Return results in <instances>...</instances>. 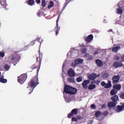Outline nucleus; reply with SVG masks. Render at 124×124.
Returning <instances> with one entry per match:
<instances>
[{"mask_svg":"<svg viewBox=\"0 0 124 124\" xmlns=\"http://www.w3.org/2000/svg\"><path fill=\"white\" fill-rule=\"evenodd\" d=\"M35 40H36L33 41L32 42H31V43L30 45H31V46H32L34 45L35 42Z\"/></svg>","mask_w":124,"mask_h":124,"instance_id":"40","label":"nucleus"},{"mask_svg":"<svg viewBox=\"0 0 124 124\" xmlns=\"http://www.w3.org/2000/svg\"><path fill=\"white\" fill-rule=\"evenodd\" d=\"M38 71H39V69H38L37 70V72H38Z\"/></svg>","mask_w":124,"mask_h":124,"instance_id":"53","label":"nucleus"},{"mask_svg":"<svg viewBox=\"0 0 124 124\" xmlns=\"http://www.w3.org/2000/svg\"><path fill=\"white\" fill-rule=\"evenodd\" d=\"M82 53H83V54H85V53H86V52H87V49L86 48H83L81 50Z\"/></svg>","mask_w":124,"mask_h":124,"instance_id":"37","label":"nucleus"},{"mask_svg":"<svg viewBox=\"0 0 124 124\" xmlns=\"http://www.w3.org/2000/svg\"><path fill=\"white\" fill-rule=\"evenodd\" d=\"M100 76V74H98L97 75H96V74H92L89 75L87 77L89 79V80H94V79H95L96 77H99Z\"/></svg>","mask_w":124,"mask_h":124,"instance_id":"6","label":"nucleus"},{"mask_svg":"<svg viewBox=\"0 0 124 124\" xmlns=\"http://www.w3.org/2000/svg\"><path fill=\"white\" fill-rule=\"evenodd\" d=\"M121 98H122V99H124V93H123L120 95Z\"/></svg>","mask_w":124,"mask_h":124,"instance_id":"42","label":"nucleus"},{"mask_svg":"<svg viewBox=\"0 0 124 124\" xmlns=\"http://www.w3.org/2000/svg\"><path fill=\"white\" fill-rule=\"evenodd\" d=\"M63 79H64V78L63 77Z\"/></svg>","mask_w":124,"mask_h":124,"instance_id":"57","label":"nucleus"},{"mask_svg":"<svg viewBox=\"0 0 124 124\" xmlns=\"http://www.w3.org/2000/svg\"><path fill=\"white\" fill-rule=\"evenodd\" d=\"M100 115H101V112L100 111H97L96 113H95V117L96 118H98Z\"/></svg>","mask_w":124,"mask_h":124,"instance_id":"33","label":"nucleus"},{"mask_svg":"<svg viewBox=\"0 0 124 124\" xmlns=\"http://www.w3.org/2000/svg\"><path fill=\"white\" fill-rule=\"evenodd\" d=\"M0 1L2 6H4V7H6V6H7L6 0H0Z\"/></svg>","mask_w":124,"mask_h":124,"instance_id":"20","label":"nucleus"},{"mask_svg":"<svg viewBox=\"0 0 124 124\" xmlns=\"http://www.w3.org/2000/svg\"><path fill=\"white\" fill-rule=\"evenodd\" d=\"M36 2L38 4L41 2V1H40V0H36Z\"/></svg>","mask_w":124,"mask_h":124,"instance_id":"44","label":"nucleus"},{"mask_svg":"<svg viewBox=\"0 0 124 124\" xmlns=\"http://www.w3.org/2000/svg\"><path fill=\"white\" fill-rule=\"evenodd\" d=\"M120 49H121V47L120 46H118L112 48V52L116 53V52H118V51L120 50Z\"/></svg>","mask_w":124,"mask_h":124,"instance_id":"21","label":"nucleus"},{"mask_svg":"<svg viewBox=\"0 0 124 124\" xmlns=\"http://www.w3.org/2000/svg\"><path fill=\"white\" fill-rule=\"evenodd\" d=\"M54 6V2L52 1H50L49 2V5L48 6V9L52 8Z\"/></svg>","mask_w":124,"mask_h":124,"instance_id":"28","label":"nucleus"},{"mask_svg":"<svg viewBox=\"0 0 124 124\" xmlns=\"http://www.w3.org/2000/svg\"><path fill=\"white\" fill-rule=\"evenodd\" d=\"M90 80H85L82 83V87L83 89H87L88 88V85L90 84Z\"/></svg>","mask_w":124,"mask_h":124,"instance_id":"9","label":"nucleus"},{"mask_svg":"<svg viewBox=\"0 0 124 124\" xmlns=\"http://www.w3.org/2000/svg\"><path fill=\"white\" fill-rule=\"evenodd\" d=\"M63 66H64V64L63 65Z\"/></svg>","mask_w":124,"mask_h":124,"instance_id":"55","label":"nucleus"},{"mask_svg":"<svg viewBox=\"0 0 124 124\" xmlns=\"http://www.w3.org/2000/svg\"><path fill=\"white\" fill-rule=\"evenodd\" d=\"M123 110H124V103L122 105V106H117L115 111L117 113H120V112H121V111H123Z\"/></svg>","mask_w":124,"mask_h":124,"instance_id":"10","label":"nucleus"},{"mask_svg":"<svg viewBox=\"0 0 124 124\" xmlns=\"http://www.w3.org/2000/svg\"><path fill=\"white\" fill-rule=\"evenodd\" d=\"M99 121H101V120H103V118H102L101 119H99Z\"/></svg>","mask_w":124,"mask_h":124,"instance_id":"52","label":"nucleus"},{"mask_svg":"<svg viewBox=\"0 0 124 124\" xmlns=\"http://www.w3.org/2000/svg\"><path fill=\"white\" fill-rule=\"evenodd\" d=\"M27 75L25 74H22L19 77H18V83H19V84H21V85H22V84H24V83H25V81H26V79H27Z\"/></svg>","mask_w":124,"mask_h":124,"instance_id":"4","label":"nucleus"},{"mask_svg":"<svg viewBox=\"0 0 124 124\" xmlns=\"http://www.w3.org/2000/svg\"><path fill=\"white\" fill-rule=\"evenodd\" d=\"M39 83H38V78H33L29 83L28 84V86L27 87V89H29L30 91H31L29 93L30 94L31 93H32V91L34 89V88L38 85Z\"/></svg>","mask_w":124,"mask_h":124,"instance_id":"1","label":"nucleus"},{"mask_svg":"<svg viewBox=\"0 0 124 124\" xmlns=\"http://www.w3.org/2000/svg\"><path fill=\"white\" fill-rule=\"evenodd\" d=\"M4 69H5V70L8 71V70H9V69L10 68V66L7 64H6L4 65Z\"/></svg>","mask_w":124,"mask_h":124,"instance_id":"34","label":"nucleus"},{"mask_svg":"<svg viewBox=\"0 0 124 124\" xmlns=\"http://www.w3.org/2000/svg\"><path fill=\"white\" fill-rule=\"evenodd\" d=\"M4 57V53L3 52H0V57L3 58Z\"/></svg>","mask_w":124,"mask_h":124,"instance_id":"38","label":"nucleus"},{"mask_svg":"<svg viewBox=\"0 0 124 124\" xmlns=\"http://www.w3.org/2000/svg\"><path fill=\"white\" fill-rule=\"evenodd\" d=\"M108 75L107 73H103L102 75V78H107L108 77Z\"/></svg>","mask_w":124,"mask_h":124,"instance_id":"35","label":"nucleus"},{"mask_svg":"<svg viewBox=\"0 0 124 124\" xmlns=\"http://www.w3.org/2000/svg\"><path fill=\"white\" fill-rule=\"evenodd\" d=\"M116 104L114 102H110L108 104V106L109 108H113V107H115L116 106Z\"/></svg>","mask_w":124,"mask_h":124,"instance_id":"16","label":"nucleus"},{"mask_svg":"<svg viewBox=\"0 0 124 124\" xmlns=\"http://www.w3.org/2000/svg\"><path fill=\"white\" fill-rule=\"evenodd\" d=\"M72 121L73 122H77L78 119H77V118H76L75 117H73L72 119Z\"/></svg>","mask_w":124,"mask_h":124,"instance_id":"39","label":"nucleus"},{"mask_svg":"<svg viewBox=\"0 0 124 124\" xmlns=\"http://www.w3.org/2000/svg\"><path fill=\"white\" fill-rule=\"evenodd\" d=\"M118 99H119V96L118 95H115L111 97V100L113 102H116V101H118Z\"/></svg>","mask_w":124,"mask_h":124,"instance_id":"23","label":"nucleus"},{"mask_svg":"<svg viewBox=\"0 0 124 124\" xmlns=\"http://www.w3.org/2000/svg\"><path fill=\"white\" fill-rule=\"evenodd\" d=\"M93 39V36L92 34L89 35L85 39L86 42H91Z\"/></svg>","mask_w":124,"mask_h":124,"instance_id":"13","label":"nucleus"},{"mask_svg":"<svg viewBox=\"0 0 124 124\" xmlns=\"http://www.w3.org/2000/svg\"><path fill=\"white\" fill-rule=\"evenodd\" d=\"M115 60H116L117 61H118V60H120V57H119V56H115L114 57Z\"/></svg>","mask_w":124,"mask_h":124,"instance_id":"41","label":"nucleus"},{"mask_svg":"<svg viewBox=\"0 0 124 124\" xmlns=\"http://www.w3.org/2000/svg\"><path fill=\"white\" fill-rule=\"evenodd\" d=\"M71 90V87L69 86H65L64 88V97L66 100V102H70V99L68 98V95L70 94V91Z\"/></svg>","mask_w":124,"mask_h":124,"instance_id":"2","label":"nucleus"},{"mask_svg":"<svg viewBox=\"0 0 124 124\" xmlns=\"http://www.w3.org/2000/svg\"><path fill=\"white\" fill-rule=\"evenodd\" d=\"M28 5H30V6H32V5H34V0H29L28 1Z\"/></svg>","mask_w":124,"mask_h":124,"instance_id":"25","label":"nucleus"},{"mask_svg":"<svg viewBox=\"0 0 124 124\" xmlns=\"http://www.w3.org/2000/svg\"><path fill=\"white\" fill-rule=\"evenodd\" d=\"M8 61H9L10 62H16L15 58H14V57L13 56L9 57Z\"/></svg>","mask_w":124,"mask_h":124,"instance_id":"27","label":"nucleus"},{"mask_svg":"<svg viewBox=\"0 0 124 124\" xmlns=\"http://www.w3.org/2000/svg\"><path fill=\"white\" fill-rule=\"evenodd\" d=\"M124 12V1H121L118 4V8L117 9V14H123Z\"/></svg>","mask_w":124,"mask_h":124,"instance_id":"3","label":"nucleus"},{"mask_svg":"<svg viewBox=\"0 0 124 124\" xmlns=\"http://www.w3.org/2000/svg\"><path fill=\"white\" fill-rule=\"evenodd\" d=\"M0 74H1V73L0 72Z\"/></svg>","mask_w":124,"mask_h":124,"instance_id":"58","label":"nucleus"},{"mask_svg":"<svg viewBox=\"0 0 124 124\" xmlns=\"http://www.w3.org/2000/svg\"><path fill=\"white\" fill-rule=\"evenodd\" d=\"M76 81L78 82H82V81H83V78H82V77H78L76 79Z\"/></svg>","mask_w":124,"mask_h":124,"instance_id":"32","label":"nucleus"},{"mask_svg":"<svg viewBox=\"0 0 124 124\" xmlns=\"http://www.w3.org/2000/svg\"><path fill=\"white\" fill-rule=\"evenodd\" d=\"M98 52H99V50H97V51H95L94 52V54H98Z\"/></svg>","mask_w":124,"mask_h":124,"instance_id":"47","label":"nucleus"},{"mask_svg":"<svg viewBox=\"0 0 124 124\" xmlns=\"http://www.w3.org/2000/svg\"><path fill=\"white\" fill-rule=\"evenodd\" d=\"M0 82L1 83L5 84V83H7V79L4 78H0Z\"/></svg>","mask_w":124,"mask_h":124,"instance_id":"24","label":"nucleus"},{"mask_svg":"<svg viewBox=\"0 0 124 124\" xmlns=\"http://www.w3.org/2000/svg\"><path fill=\"white\" fill-rule=\"evenodd\" d=\"M120 76H114L112 78V80L113 83H118L120 81Z\"/></svg>","mask_w":124,"mask_h":124,"instance_id":"11","label":"nucleus"},{"mask_svg":"<svg viewBox=\"0 0 124 124\" xmlns=\"http://www.w3.org/2000/svg\"><path fill=\"white\" fill-rule=\"evenodd\" d=\"M77 93V89L75 88L71 87V90L70 92V94H75Z\"/></svg>","mask_w":124,"mask_h":124,"instance_id":"17","label":"nucleus"},{"mask_svg":"<svg viewBox=\"0 0 124 124\" xmlns=\"http://www.w3.org/2000/svg\"><path fill=\"white\" fill-rule=\"evenodd\" d=\"M104 116H107V115H108V112L106 111L104 113Z\"/></svg>","mask_w":124,"mask_h":124,"instance_id":"45","label":"nucleus"},{"mask_svg":"<svg viewBox=\"0 0 124 124\" xmlns=\"http://www.w3.org/2000/svg\"><path fill=\"white\" fill-rule=\"evenodd\" d=\"M68 79L70 83H75V79H74V78H69Z\"/></svg>","mask_w":124,"mask_h":124,"instance_id":"30","label":"nucleus"},{"mask_svg":"<svg viewBox=\"0 0 124 124\" xmlns=\"http://www.w3.org/2000/svg\"><path fill=\"white\" fill-rule=\"evenodd\" d=\"M78 113V110H77V109L76 108H75L72 110L71 113H70L69 114H68V118H69L70 119H71V117H72L73 115H77Z\"/></svg>","mask_w":124,"mask_h":124,"instance_id":"8","label":"nucleus"},{"mask_svg":"<svg viewBox=\"0 0 124 124\" xmlns=\"http://www.w3.org/2000/svg\"><path fill=\"white\" fill-rule=\"evenodd\" d=\"M46 5H47V3L46 2V1H45V0H43L42 1V6L43 7H45Z\"/></svg>","mask_w":124,"mask_h":124,"instance_id":"31","label":"nucleus"},{"mask_svg":"<svg viewBox=\"0 0 124 124\" xmlns=\"http://www.w3.org/2000/svg\"><path fill=\"white\" fill-rule=\"evenodd\" d=\"M85 57L88 60H93V56H90V54L88 53L85 54Z\"/></svg>","mask_w":124,"mask_h":124,"instance_id":"29","label":"nucleus"},{"mask_svg":"<svg viewBox=\"0 0 124 124\" xmlns=\"http://www.w3.org/2000/svg\"><path fill=\"white\" fill-rule=\"evenodd\" d=\"M37 16H40V13L38 12L37 14Z\"/></svg>","mask_w":124,"mask_h":124,"instance_id":"48","label":"nucleus"},{"mask_svg":"<svg viewBox=\"0 0 124 124\" xmlns=\"http://www.w3.org/2000/svg\"><path fill=\"white\" fill-rule=\"evenodd\" d=\"M95 88V84H91L88 87V90H93Z\"/></svg>","mask_w":124,"mask_h":124,"instance_id":"26","label":"nucleus"},{"mask_svg":"<svg viewBox=\"0 0 124 124\" xmlns=\"http://www.w3.org/2000/svg\"><path fill=\"white\" fill-rule=\"evenodd\" d=\"M95 62H96L97 66H98L99 67H101V66H103V62H102V61H101L99 60H96Z\"/></svg>","mask_w":124,"mask_h":124,"instance_id":"14","label":"nucleus"},{"mask_svg":"<svg viewBox=\"0 0 124 124\" xmlns=\"http://www.w3.org/2000/svg\"><path fill=\"white\" fill-rule=\"evenodd\" d=\"M37 61H39V62H41V61H42V57L40 56L39 57V59L37 58Z\"/></svg>","mask_w":124,"mask_h":124,"instance_id":"36","label":"nucleus"},{"mask_svg":"<svg viewBox=\"0 0 124 124\" xmlns=\"http://www.w3.org/2000/svg\"><path fill=\"white\" fill-rule=\"evenodd\" d=\"M111 48H109V50H111Z\"/></svg>","mask_w":124,"mask_h":124,"instance_id":"56","label":"nucleus"},{"mask_svg":"<svg viewBox=\"0 0 124 124\" xmlns=\"http://www.w3.org/2000/svg\"><path fill=\"white\" fill-rule=\"evenodd\" d=\"M122 62H124V55L122 57Z\"/></svg>","mask_w":124,"mask_h":124,"instance_id":"46","label":"nucleus"},{"mask_svg":"<svg viewBox=\"0 0 124 124\" xmlns=\"http://www.w3.org/2000/svg\"><path fill=\"white\" fill-rule=\"evenodd\" d=\"M68 74L70 77H74L75 76V73L72 69H70L68 71Z\"/></svg>","mask_w":124,"mask_h":124,"instance_id":"12","label":"nucleus"},{"mask_svg":"<svg viewBox=\"0 0 124 124\" xmlns=\"http://www.w3.org/2000/svg\"><path fill=\"white\" fill-rule=\"evenodd\" d=\"M70 54H71V52H69V53H68V56H69V55H70Z\"/></svg>","mask_w":124,"mask_h":124,"instance_id":"49","label":"nucleus"},{"mask_svg":"<svg viewBox=\"0 0 124 124\" xmlns=\"http://www.w3.org/2000/svg\"><path fill=\"white\" fill-rule=\"evenodd\" d=\"M121 85H119V84L115 85L113 86V88L114 90H116L117 92L118 91H120V90H121Z\"/></svg>","mask_w":124,"mask_h":124,"instance_id":"19","label":"nucleus"},{"mask_svg":"<svg viewBox=\"0 0 124 124\" xmlns=\"http://www.w3.org/2000/svg\"><path fill=\"white\" fill-rule=\"evenodd\" d=\"M83 62H84V60L81 59H78L75 61L76 64H81V63H83Z\"/></svg>","mask_w":124,"mask_h":124,"instance_id":"18","label":"nucleus"},{"mask_svg":"<svg viewBox=\"0 0 124 124\" xmlns=\"http://www.w3.org/2000/svg\"><path fill=\"white\" fill-rule=\"evenodd\" d=\"M91 107L92 109H95V105L94 104L92 105Z\"/></svg>","mask_w":124,"mask_h":124,"instance_id":"43","label":"nucleus"},{"mask_svg":"<svg viewBox=\"0 0 124 124\" xmlns=\"http://www.w3.org/2000/svg\"><path fill=\"white\" fill-rule=\"evenodd\" d=\"M117 93H118V91L113 88L110 91V94L111 95H115V94H117Z\"/></svg>","mask_w":124,"mask_h":124,"instance_id":"22","label":"nucleus"},{"mask_svg":"<svg viewBox=\"0 0 124 124\" xmlns=\"http://www.w3.org/2000/svg\"><path fill=\"white\" fill-rule=\"evenodd\" d=\"M72 66H75V64H72Z\"/></svg>","mask_w":124,"mask_h":124,"instance_id":"50","label":"nucleus"},{"mask_svg":"<svg viewBox=\"0 0 124 124\" xmlns=\"http://www.w3.org/2000/svg\"><path fill=\"white\" fill-rule=\"evenodd\" d=\"M113 66L116 68L121 67V66H123V63L119 62H115L113 63Z\"/></svg>","mask_w":124,"mask_h":124,"instance_id":"15","label":"nucleus"},{"mask_svg":"<svg viewBox=\"0 0 124 124\" xmlns=\"http://www.w3.org/2000/svg\"><path fill=\"white\" fill-rule=\"evenodd\" d=\"M37 39H40V38H38L36 39V40H37Z\"/></svg>","mask_w":124,"mask_h":124,"instance_id":"51","label":"nucleus"},{"mask_svg":"<svg viewBox=\"0 0 124 124\" xmlns=\"http://www.w3.org/2000/svg\"><path fill=\"white\" fill-rule=\"evenodd\" d=\"M60 20V16H58L57 20H56V27L55 28V31H56V35H58V33H59V32L60 31V28H58V27H59V21Z\"/></svg>","mask_w":124,"mask_h":124,"instance_id":"7","label":"nucleus"},{"mask_svg":"<svg viewBox=\"0 0 124 124\" xmlns=\"http://www.w3.org/2000/svg\"><path fill=\"white\" fill-rule=\"evenodd\" d=\"M101 86L104 87L106 89H109V88H111V87H112V84H111L110 81H108V84L105 83L104 81H102L101 83Z\"/></svg>","mask_w":124,"mask_h":124,"instance_id":"5","label":"nucleus"},{"mask_svg":"<svg viewBox=\"0 0 124 124\" xmlns=\"http://www.w3.org/2000/svg\"><path fill=\"white\" fill-rule=\"evenodd\" d=\"M112 31V30H109V31Z\"/></svg>","mask_w":124,"mask_h":124,"instance_id":"54","label":"nucleus"}]
</instances>
